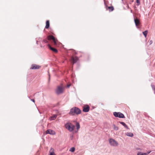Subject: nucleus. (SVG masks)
<instances>
[{"mask_svg": "<svg viewBox=\"0 0 155 155\" xmlns=\"http://www.w3.org/2000/svg\"><path fill=\"white\" fill-rule=\"evenodd\" d=\"M136 2L137 3V5H140V2L139 0H136Z\"/></svg>", "mask_w": 155, "mask_h": 155, "instance_id": "nucleus-24", "label": "nucleus"}, {"mask_svg": "<svg viewBox=\"0 0 155 155\" xmlns=\"http://www.w3.org/2000/svg\"><path fill=\"white\" fill-rule=\"evenodd\" d=\"M43 42L46 43H48V41L47 40L45 39L43 40Z\"/></svg>", "mask_w": 155, "mask_h": 155, "instance_id": "nucleus-25", "label": "nucleus"}, {"mask_svg": "<svg viewBox=\"0 0 155 155\" xmlns=\"http://www.w3.org/2000/svg\"><path fill=\"white\" fill-rule=\"evenodd\" d=\"M90 109V107L88 106L86 107H84L83 111L85 112H87L89 111Z\"/></svg>", "mask_w": 155, "mask_h": 155, "instance_id": "nucleus-11", "label": "nucleus"}, {"mask_svg": "<svg viewBox=\"0 0 155 155\" xmlns=\"http://www.w3.org/2000/svg\"><path fill=\"white\" fill-rule=\"evenodd\" d=\"M75 148L74 147H73L71 148L70 149V151L72 152H73L75 151Z\"/></svg>", "mask_w": 155, "mask_h": 155, "instance_id": "nucleus-23", "label": "nucleus"}, {"mask_svg": "<svg viewBox=\"0 0 155 155\" xmlns=\"http://www.w3.org/2000/svg\"><path fill=\"white\" fill-rule=\"evenodd\" d=\"M48 40H52L53 41L54 44L56 45L57 44V42L56 40L55 37L53 35H50L48 37Z\"/></svg>", "mask_w": 155, "mask_h": 155, "instance_id": "nucleus-7", "label": "nucleus"}, {"mask_svg": "<svg viewBox=\"0 0 155 155\" xmlns=\"http://www.w3.org/2000/svg\"><path fill=\"white\" fill-rule=\"evenodd\" d=\"M73 137V135H71V139L72 140V138Z\"/></svg>", "mask_w": 155, "mask_h": 155, "instance_id": "nucleus-29", "label": "nucleus"}, {"mask_svg": "<svg viewBox=\"0 0 155 155\" xmlns=\"http://www.w3.org/2000/svg\"><path fill=\"white\" fill-rule=\"evenodd\" d=\"M50 24L49 21L48 20H47L46 21V25L45 27L46 28H48L49 27Z\"/></svg>", "mask_w": 155, "mask_h": 155, "instance_id": "nucleus-15", "label": "nucleus"}, {"mask_svg": "<svg viewBox=\"0 0 155 155\" xmlns=\"http://www.w3.org/2000/svg\"><path fill=\"white\" fill-rule=\"evenodd\" d=\"M76 126L77 127V129L78 130L80 128V126L78 122H77L76 124Z\"/></svg>", "mask_w": 155, "mask_h": 155, "instance_id": "nucleus-19", "label": "nucleus"}, {"mask_svg": "<svg viewBox=\"0 0 155 155\" xmlns=\"http://www.w3.org/2000/svg\"><path fill=\"white\" fill-rule=\"evenodd\" d=\"M147 33L148 31L147 30H146L144 31L143 32V34L145 36V37H146Z\"/></svg>", "mask_w": 155, "mask_h": 155, "instance_id": "nucleus-20", "label": "nucleus"}, {"mask_svg": "<svg viewBox=\"0 0 155 155\" xmlns=\"http://www.w3.org/2000/svg\"><path fill=\"white\" fill-rule=\"evenodd\" d=\"M31 101H33L34 102H35V100L34 99H31Z\"/></svg>", "mask_w": 155, "mask_h": 155, "instance_id": "nucleus-30", "label": "nucleus"}, {"mask_svg": "<svg viewBox=\"0 0 155 155\" xmlns=\"http://www.w3.org/2000/svg\"><path fill=\"white\" fill-rule=\"evenodd\" d=\"M41 66L38 65L36 64H32L30 68L31 69H38L41 68Z\"/></svg>", "mask_w": 155, "mask_h": 155, "instance_id": "nucleus-6", "label": "nucleus"}, {"mask_svg": "<svg viewBox=\"0 0 155 155\" xmlns=\"http://www.w3.org/2000/svg\"><path fill=\"white\" fill-rule=\"evenodd\" d=\"M78 60V58L77 57H72L71 58V61L72 63L73 64H74L76 63Z\"/></svg>", "mask_w": 155, "mask_h": 155, "instance_id": "nucleus-8", "label": "nucleus"}, {"mask_svg": "<svg viewBox=\"0 0 155 155\" xmlns=\"http://www.w3.org/2000/svg\"><path fill=\"white\" fill-rule=\"evenodd\" d=\"M65 127L70 132L72 131L75 127V126L71 123H66L65 125Z\"/></svg>", "mask_w": 155, "mask_h": 155, "instance_id": "nucleus-2", "label": "nucleus"}, {"mask_svg": "<svg viewBox=\"0 0 155 155\" xmlns=\"http://www.w3.org/2000/svg\"><path fill=\"white\" fill-rule=\"evenodd\" d=\"M126 135L127 136L132 137L133 136V134L131 132H127L126 133Z\"/></svg>", "mask_w": 155, "mask_h": 155, "instance_id": "nucleus-16", "label": "nucleus"}, {"mask_svg": "<svg viewBox=\"0 0 155 155\" xmlns=\"http://www.w3.org/2000/svg\"><path fill=\"white\" fill-rule=\"evenodd\" d=\"M48 46L49 48L52 51L54 52H56V53H57L58 52V50H57V49L56 48H54L51 47L50 44H48Z\"/></svg>", "mask_w": 155, "mask_h": 155, "instance_id": "nucleus-10", "label": "nucleus"}, {"mask_svg": "<svg viewBox=\"0 0 155 155\" xmlns=\"http://www.w3.org/2000/svg\"><path fill=\"white\" fill-rule=\"evenodd\" d=\"M146 154H144V153H142L141 152H138L137 155H146Z\"/></svg>", "mask_w": 155, "mask_h": 155, "instance_id": "nucleus-21", "label": "nucleus"}, {"mask_svg": "<svg viewBox=\"0 0 155 155\" xmlns=\"http://www.w3.org/2000/svg\"><path fill=\"white\" fill-rule=\"evenodd\" d=\"M64 90V88L62 86H58L55 90V93L57 95L61 94L63 93Z\"/></svg>", "mask_w": 155, "mask_h": 155, "instance_id": "nucleus-3", "label": "nucleus"}, {"mask_svg": "<svg viewBox=\"0 0 155 155\" xmlns=\"http://www.w3.org/2000/svg\"><path fill=\"white\" fill-rule=\"evenodd\" d=\"M114 129L115 130H117L118 129V128L117 126H115V125L113 124Z\"/></svg>", "mask_w": 155, "mask_h": 155, "instance_id": "nucleus-22", "label": "nucleus"}, {"mask_svg": "<svg viewBox=\"0 0 155 155\" xmlns=\"http://www.w3.org/2000/svg\"><path fill=\"white\" fill-rule=\"evenodd\" d=\"M70 86V84H68L67 85V87H69Z\"/></svg>", "mask_w": 155, "mask_h": 155, "instance_id": "nucleus-31", "label": "nucleus"}, {"mask_svg": "<svg viewBox=\"0 0 155 155\" xmlns=\"http://www.w3.org/2000/svg\"><path fill=\"white\" fill-rule=\"evenodd\" d=\"M154 93L155 94V88H154Z\"/></svg>", "mask_w": 155, "mask_h": 155, "instance_id": "nucleus-33", "label": "nucleus"}, {"mask_svg": "<svg viewBox=\"0 0 155 155\" xmlns=\"http://www.w3.org/2000/svg\"><path fill=\"white\" fill-rule=\"evenodd\" d=\"M123 0H122V1H123Z\"/></svg>", "mask_w": 155, "mask_h": 155, "instance_id": "nucleus-34", "label": "nucleus"}, {"mask_svg": "<svg viewBox=\"0 0 155 155\" xmlns=\"http://www.w3.org/2000/svg\"><path fill=\"white\" fill-rule=\"evenodd\" d=\"M113 114L114 116L116 117H118L121 118H125L124 115L120 112H115Z\"/></svg>", "mask_w": 155, "mask_h": 155, "instance_id": "nucleus-4", "label": "nucleus"}, {"mask_svg": "<svg viewBox=\"0 0 155 155\" xmlns=\"http://www.w3.org/2000/svg\"><path fill=\"white\" fill-rule=\"evenodd\" d=\"M81 111L80 109L77 107H74L71 109L69 114L74 115L75 114H81Z\"/></svg>", "mask_w": 155, "mask_h": 155, "instance_id": "nucleus-1", "label": "nucleus"}, {"mask_svg": "<svg viewBox=\"0 0 155 155\" xmlns=\"http://www.w3.org/2000/svg\"><path fill=\"white\" fill-rule=\"evenodd\" d=\"M151 86H152V88L153 89V90H154V88H155V87L154 85H152Z\"/></svg>", "mask_w": 155, "mask_h": 155, "instance_id": "nucleus-27", "label": "nucleus"}, {"mask_svg": "<svg viewBox=\"0 0 155 155\" xmlns=\"http://www.w3.org/2000/svg\"><path fill=\"white\" fill-rule=\"evenodd\" d=\"M57 116V115L56 114H54L53 115L50 117L51 120H55Z\"/></svg>", "mask_w": 155, "mask_h": 155, "instance_id": "nucleus-17", "label": "nucleus"}, {"mask_svg": "<svg viewBox=\"0 0 155 155\" xmlns=\"http://www.w3.org/2000/svg\"><path fill=\"white\" fill-rule=\"evenodd\" d=\"M109 143L110 145L113 146H116L118 145V143L115 140L113 139H110L109 140Z\"/></svg>", "mask_w": 155, "mask_h": 155, "instance_id": "nucleus-5", "label": "nucleus"}, {"mask_svg": "<svg viewBox=\"0 0 155 155\" xmlns=\"http://www.w3.org/2000/svg\"><path fill=\"white\" fill-rule=\"evenodd\" d=\"M50 75H49V81H50Z\"/></svg>", "mask_w": 155, "mask_h": 155, "instance_id": "nucleus-32", "label": "nucleus"}, {"mask_svg": "<svg viewBox=\"0 0 155 155\" xmlns=\"http://www.w3.org/2000/svg\"><path fill=\"white\" fill-rule=\"evenodd\" d=\"M119 123L123 125L125 127L128 129H129L127 126L124 122H119Z\"/></svg>", "mask_w": 155, "mask_h": 155, "instance_id": "nucleus-13", "label": "nucleus"}, {"mask_svg": "<svg viewBox=\"0 0 155 155\" xmlns=\"http://www.w3.org/2000/svg\"><path fill=\"white\" fill-rule=\"evenodd\" d=\"M149 43H150V45L152 43V40H150V41H149Z\"/></svg>", "mask_w": 155, "mask_h": 155, "instance_id": "nucleus-28", "label": "nucleus"}, {"mask_svg": "<svg viewBox=\"0 0 155 155\" xmlns=\"http://www.w3.org/2000/svg\"><path fill=\"white\" fill-rule=\"evenodd\" d=\"M150 152H151V151H150L148 152H147L146 153H144V154H146V155H148L149 153H150Z\"/></svg>", "mask_w": 155, "mask_h": 155, "instance_id": "nucleus-26", "label": "nucleus"}, {"mask_svg": "<svg viewBox=\"0 0 155 155\" xmlns=\"http://www.w3.org/2000/svg\"><path fill=\"white\" fill-rule=\"evenodd\" d=\"M46 133L47 134H49L51 135H54L55 134V132L50 129L46 131Z\"/></svg>", "mask_w": 155, "mask_h": 155, "instance_id": "nucleus-9", "label": "nucleus"}, {"mask_svg": "<svg viewBox=\"0 0 155 155\" xmlns=\"http://www.w3.org/2000/svg\"><path fill=\"white\" fill-rule=\"evenodd\" d=\"M107 8L109 9L110 12L112 11L114 9V8L113 6H109Z\"/></svg>", "mask_w": 155, "mask_h": 155, "instance_id": "nucleus-18", "label": "nucleus"}, {"mask_svg": "<svg viewBox=\"0 0 155 155\" xmlns=\"http://www.w3.org/2000/svg\"><path fill=\"white\" fill-rule=\"evenodd\" d=\"M134 21L136 26H137L140 24L139 20L137 18L134 19Z\"/></svg>", "mask_w": 155, "mask_h": 155, "instance_id": "nucleus-12", "label": "nucleus"}, {"mask_svg": "<svg viewBox=\"0 0 155 155\" xmlns=\"http://www.w3.org/2000/svg\"><path fill=\"white\" fill-rule=\"evenodd\" d=\"M54 149L52 148H51L50 150L49 151L50 153V155H56L54 152Z\"/></svg>", "mask_w": 155, "mask_h": 155, "instance_id": "nucleus-14", "label": "nucleus"}]
</instances>
